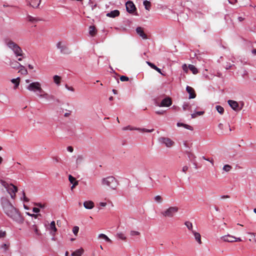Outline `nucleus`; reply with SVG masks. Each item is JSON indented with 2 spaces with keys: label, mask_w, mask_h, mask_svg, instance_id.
<instances>
[{
  "label": "nucleus",
  "mask_w": 256,
  "mask_h": 256,
  "mask_svg": "<svg viewBox=\"0 0 256 256\" xmlns=\"http://www.w3.org/2000/svg\"><path fill=\"white\" fill-rule=\"evenodd\" d=\"M137 34L141 36L143 39H147L146 34L144 32L141 27H138L136 28Z\"/></svg>",
  "instance_id": "dca6fc26"
},
{
  "label": "nucleus",
  "mask_w": 256,
  "mask_h": 256,
  "mask_svg": "<svg viewBox=\"0 0 256 256\" xmlns=\"http://www.w3.org/2000/svg\"><path fill=\"white\" fill-rule=\"evenodd\" d=\"M156 113L158 114H164V111L162 110H158V111H156Z\"/></svg>",
  "instance_id": "338daca9"
},
{
  "label": "nucleus",
  "mask_w": 256,
  "mask_h": 256,
  "mask_svg": "<svg viewBox=\"0 0 256 256\" xmlns=\"http://www.w3.org/2000/svg\"><path fill=\"white\" fill-rule=\"evenodd\" d=\"M19 58H18V61H22V60L23 58H25V56H24V54L22 56H18Z\"/></svg>",
  "instance_id": "69168bd1"
},
{
  "label": "nucleus",
  "mask_w": 256,
  "mask_h": 256,
  "mask_svg": "<svg viewBox=\"0 0 256 256\" xmlns=\"http://www.w3.org/2000/svg\"><path fill=\"white\" fill-rule=\"evenodd\" d=\"M182 70H183L185 72H188V66H186V64H183V65H182Z\"/></svg>",
  "instance_id": "864d4df0"
},
{
  "label": "nucleus",
  "mask_w": 256,
  "mask_h": 256,
  "mask_svg": "<svg viewBox=\"0 0 256 256\" xmlns=\"http://www.w3.org/2000/svg\"><path fill=\"white\" fill-rule=\"evenodd\" d=\"M158 141L161 144L164 145L168 148H170L172 147L175 144L174 141H173L170 138L166 137L159 138Z\"/></svg>",
  "instance_id": "39448f33"
},
{
  "label": "nucleus",
  "mask_w": 256,
  "mask_h": 256,
  "mask_svg": "<svg viewBox=\"0 0 256 256\" xmlns=\"http://www.w3.org/2000/svg\"><path fill=\"white\" fill-rule=\"evenodd\" d=\"M178 208L177 206H171L161 212L162 215L165 218H172L178 212Z\"/></svg>",
  "instance_id": "20e7f679"
},
{
  "label": "nucleus",
  "mask_w": 256,
  "mask_h": 256,
  "mask_svg": "<svg viewBox=\"0 0 256 256\" xmlns=\"http://www.w3.org/2000/svg\"><path fill=\"white\" fill-rule=\"evenodd\" d=\"M216 110L218 112L220 113V114H222L224 112V108L221 106H216Z\"/></svg>",
  "instance_id": "c9c22d12"
},
{
  "label": "nucleus",
  "mask_w": 256,
  "mask_h": 256,
  "mask_svg": "<svg viewBox=\"0 0 256 256\" xmlns=\"http://www.w3.org/2000/svg\"><path fill=\"white\" fill-rule=\"evenodd\" d=\"M190 108L191 106L189 105L188 103H184L182 106V108L184 110H190Z\"/></svg>",
  "instance_id": "79ce46f5"
},
{
  "label": "nucleus",
  "mask_w": 256,
  "mask_h": 256,
  "mask_svg": "<svg viewBox=\"0 0 256 256\" xmlns=\"http://www.w3.org/2000/svg\"><path fill=\"white\" fill-rule=\"evenodd\" d=\"M41 0H30L28 2L29 4L32 8H38L40 4Z\"/></svg>",
  "instance_id": "aec40b11"
},
{
  "label": "nucleus",
  "mask_w": 256,
  "mask_h": 256,
  "mask_svg": "<svg viewBox=\"0 0 256 256\" xmlns=\"http://www.w3.org/2000/svg\"><path fill=\"white\" fill-rule=\"evenodd\" d=\"M34 204L40 208H44V204H42L40 203H36Z\"/></svg>",
  "instance_id": "bf43d9fd"
},
{
  "label": "nucleus",
  "mask_w": 256,
  "mask_h": 256,
  "mask_svg": "<svg viewBox=\"0 0 256 256\" xmlns=\"http://www.w3.org/2000/svg\"><path fill=\"white\" fill-rule=\"evenodd\" d=\"M176 126L178 127L182 126V127L184 128H185L190 130H193V128L192 126L186 124H185L182 123V122H178L176 124Z\"/></svg>",
  "instance_id": "5701e85b"
},
{
  "label": "nucleus",
  "mask_w": 256,
  "mask_h": 256,
  "mask_svg": "<svg viewBox=\"0 0 256 256\" xmlns=\"http://www.w3.org/2000/svg\"><path fill=\"white\" fill-rule=\"evenodd\" d=\"M98 238H102V239H104V240L106 241L107 242H110V243H112V240L108 238L106 234H100L98 235Z\"/></svg>",
  "instance_id": "a878e982"
},
{
  "label": "nucleus",
  "mask_w": 256,
  "mask_h": 256,
  "mask_svg": "<svg viewBox=\"0 0 256 256\" xmlns=\"http://www.w3.org/2000/svg\"><path fill=\"white\" fill-rule=\"evenodd\" d=\"M172 104L171 99L170 98H166L163 99L160 104V107L170 106Z\"/></svg>",
  "instance_id": "ddd939ff"
},
{
  "label": "nucleus",
  "mask_w": 256,
  "mask_h": 256,
  "mask_svg": "<svg viewBox=\"0 0 256 256\" xmlns=\"http://www.w3.org/2000/svg\"><path fill=\"white\" fill-rule=\"evenodd\" d=\"M120 80L122 82H127L129 78L128 77L124 76H122L120 77Z\"/></svg>",
  "instance_id": "49530a36"
},
{
  "label": "nucleus",
  "mask_w": 256,
  "mask_h": 256,
  "mask_svg": "<svg viewBox=\"0 0 256 256\" xmlns=\"http://www.w3.org/2000/svg\"><path fill=\"white\" fill-rule=\"evenodd\" d=\"M33 226L34 228V232H36V234H39L38 230V229L36 228V226L34 225Z\"/></svg>",
  "instance_id": "e2e57ef3"
},
{
  "label": "nucleus",
  "mask_w": 256,
  "mask_h": 256,
  "mask_svg": "<svg viewBox=\"0 0 256 256\" xmlns=\"http://www.w3.org/2000/svg\"><path fill=\"white\" fill-rule=\"evenodd\" d=\"M84 206L86 209H92L94 207V204L92 200H88L84 202Z\"/></svg>",
  "instance_id": "f3484780"
},
{
  "label": "nucleus",
  "mask_w": 256,
  "mask_h": 256,
  "mask_svg": "<svg viewBox=\"0 0 256 256\" xmlns=\"http://www.w3.org/2000/svg\"><path fill=\"white\" fill-rule=\"evenodd\" d=\"M26 89L30 92H41L42 90L41 88V84L38 82H34L30 83L27 86Z\"/></svg>",
  "instance_id": "423d86ee"
},
{
  "label": "nucleus",
  "mask_w": 256,
  "mask_h": 256,
  "mask_svg": "<svg viewBox=\"0 0 256 256\" xmlns=\"http://www.w3.org/2000/svg\"><path fill=\"white\" fill-rule=\"evenodd\" d=\"M68 151L72 152L74 150L73 148L71 146H69L67 148Z\"/></svg>",
  "instance_id": "4d7b16f0"
},
{
  "label": "nucleus",
  "mask_w": 256,
  "mask_h": 256,
  "mask_svg": "<svg viewBox=\"0 0 256 256\" xmlns=\"http://www.w3.org/2000/svg\"><path fill=\"white\" fill-rule=\"evenodd\" d=\"M120 12L118 10H114L106 14V16L110 18H114L119 16Z\"/></svg>",
  "instance_id": "412c9836"
},
{
  "label": "nucleus",
  "mask_w": 256,
  "mask_h": 256,
  "mask_svg": "<svg viewBox=\"0 0 256 256\" xmlns=\"http://www.w3.org/2000/svg\"><path fill=\"white\" fill-rule=\"evenodd\" d=\"M9 65L12 68L18 70L21 64L16 60H10Z\"/></svg>",
  "instance_id": "2eb2a0df"
},
{
  "label": "nucleus",
  "mask_w": 256,
  "mask_h": 256,
  "mask_svg": "<svg viewBox=\"0 0 256 256\" xmlns=\"http://www.w3.org/2000/svg\"><path fill=\"white\" fill-rule=\"evenodd\" d=\"M84 252V250L82 248H80L74 252L72 254V256H80Z\"/></svg>",
  "instance_id": "b1692460"
},
{
  "label": "nucleus",
  "mask_w": 256,
  "mask_h": 256,
  "mask_svg": "<svg viewBox=\"0 0 256 256\" xmlns=\"http://www.w3.org/2000/svg\"><path fill=\"white\" fill-rule=\"evenodd\" d=\"M188 166H185L182 167V172H184V173L186 174V171L188 170Z\"/></svg>",
  "instance_id": "5fc2aeb1"
},
{
  "label": "nucleus",
  "mask_w": 256,
  "mask_h": 256,
  "mask_svg": "<svg viewBox=\"0 0 256 256\" xmlns=\"http://www.w3.org/2000/svg\"><path fill=\"white\" fill-rule=\"evenodd\" d=\"M0 183L7 192H17L18 190V188L12 184H8L2 180H0Z\"/></svg>",
  "instance_id": "6e6552de"
},
{
  "label": "nucleus",
  "mask_w": 256,
  "mask_h": 256,
  "mask_svg": "<svg viewBox=\"0 0 256 256\" xmlns=\"http://www.w3.org/2000/svg\"><path fill=\"white\" fill-rule=\"evenodd\" d=\"M53 78H54V82L56 84L59 86L60 84L61 78L58 75H55L54 76Z\"/></svg>",
  "instance_id": "cd10ccee"
},
{
  "label": "nucleus",
  "mask_w": 256,
  "mask_h": 256,
  "mask_svg": "<svg viewBox=\"0 0 256 256\" xmlns=\"http://www.w3.org/2000/svg\"><path fill=\"white\" fill-rule=\"evenodd\" d=\"M228 102L232 108L235 111H239L242 108V105L241 107H240L238 102L235 100H228Z\"/></svg>",
  "instance_id": "9b49d317"
},
{
  "label": "nucleus",
  "mask_w": 256,
  "mask_h": 256,
  "mask_svg": "<svg viewBox=\"0 0 256 256\" xmlns=\"http://www.w3.org/2000/svg\"><path fill=\"white\" fill-rule=\"evenodd\" d=\"M126 9L129 13L134 12L136 10V6L131 1H128L126 4Z\"/></svg>",
  "instance_id": "f8f14e48"
},
{
  "label": "nucleus",
  "mask_w": 256,
  "mask_h": 256,
  "mask_svg": "<svg viewBox=\"0 0 256 256\" xmlns=\"http://www.w3.org/2000/svg\"><path fill=\"white\" fill-rule=\"evenodd\" d=\"M18 70V72H20L22 74H28L27 70L26 69L25 67L22 64Z\"/></svg>",
  "instance_id": "473e14b6"
},
{
  "label": "nucleus",
  "mask_w": 256,
  "mask_h": 256,
  "mask_svg": "<svg viewBox=\"0 0 256 256\" xmlns=\"http://www.w3.org/2000/svg\"><path fill=\"white\" fill-rule=\"evenodd\" d=\"M83 160H84V157L82 156H81V155L78 156L77 157V158L76 160V164H80L82 162Z\"/></svg>",
  "instance_id": "ea45409f"
},
{
  "label": "nucleus",
  "mask_w": 256,
  "mask_h": 256,
  "mask_svg": "<svg viewBox=\"0 0 256 256\" xmlns=\"http://www.w3.org/2000/svg\"><path fill=\"white\" fill-rule=\"evenodd\" d=\"M188 156L191 160H193V159H194L196 158L193 154L190 152L188 153Z\"/></svg>",
  "instance_id": "09e8293b"
},
{
  "label": "nucleus",
  "mask_w": 256,
  "mask_h": 256,
  "mask_svg": "<svg viewBox=\"0 0 256 256\" xmlns=\"http://www.w3.org/2000/svg\"><path fill=\"white\" fill-rule=\"evenodd\" d=\"M9 196L11 197L12 199H14L16 196V193H8Z\"/></svg>",
  "instance_id": "6e6d98bb"
},
{
  "label": "nucleus",
  "mask_w": 256,
  "mask_h": 256,
  "mask_svg": "<svg viewBox=\"0 0 256 256\" xmlns=\"http://www.w3.org/2000/svg\"><path fill=\"white\" fill-rule=\"evenodd\" d=\"M56 48L60 50L62 54H68L71 53V51L66 46V44L62 42H58L56 44Z\"/></svg>",
  "instance_id": "0eeeda50"
},
{
  "label": "nucleus",
  "mask_w": 256,
  "mask_h": 256,
  "mask_svg": "<svg viewBox=\"0 0 256 256\" xmlns=\"http://www.w3.org/2000/svg\"><path fill=\"white\" fill-rule=\"evenodd\" d=\"M218 128L221 130H223L224 129L223 124L222 123L219 124L218 125Z\"/></svg>",
  "instance_id": "680f3d73"
},
{
  "label": "nucleus",
  "mask_w": 256,
  "mask_h": 256,
  "mask_svg": "<svg viewBox=\"0 0 256 256\" xmlns=\"http://www.w3.org/2000/svg\"><path fill=\"white\" fill-rule=\"evenodd\" d=\"M79 231V227L78 226H74L72 228V232L75 236H77L78 233Z\"/></svg>",
  "instance_id": "37998d69"
},
{
  "label": "nucleus",
  "mask_w": 256,
  "mask_h": 256,
  "mask_svg": "<svg viewBox=\"0 0 256 256\" xmlns=\"http://www.w3.org/2000/svg\"><path fill=\"white\" fill-rule=\"evenodd\" d=\"M6 45L12 50L16 57L22 56L24 53L21 48L15 42L10 38L4 40Z\"/></svg>",
  "instance_id": "f03ea898"
},
{
  "label": "nucleus",
  "mask_w": 256,
  "mask_h": 256,
  "mask_svg": "<svg viewBox=\"0 0 256 256\" xmlns=\"http://www.w3.org/2000/svg\"><path fill=\"white\" fill-rule=\"evenodd\" d=\"M99 206H100L104 207L106 206V203L104 202H100L99 203Z\"/></svg>",
  "instance_id": "052dcab7"
},
{
  "label": "nucleus",
  "mask_w": 256,
  "mask_h": 256,
  "mask_svg": "<svg viewBox=\"0 0 256 256\" xmlns=\"http://www.w3.org/2000/svg\"><path fill=\"white\" fill-rule=\"evenodd\" d=\"M40 92H42V94L38 95V96L40 98H44L48 100L54 98V96H52L48 94L43 90Z\"/></svg>",
  "instance_id": "6ab92c4d"
},
{
  "label": "nucleus",
  "mask_w": 256,
  "mask_h": 256,
  "mask_svg": "<svg viewBox=\"0 0 256 256\" xmlns=\"http://www.w3.org/2000/svg\"><path fill=\"white\" fill-rule=\"evenodd\" d=\"M230 196L228 195H224V196H222L220 197V198L221 199H224V198H230Z\"/></svg>",
  "instance_id": "0e129e2a"
},
{
  "label": "nucleus",
  "mask_w": 256,
  "mask_h": 256,
  "mask_svg": "<svg viewBox=\"0 0 256 256\" xmlns=\"http://www.w3.org/2000/svg\"><path fill=\"white\" fill-rule=\"evenodd\" d=\"M188 68L192 71V72L196 74H198V70H197V68L195 67L194 66V65H192V64H189L188 65Z\"/></svg>",
  "instance_id": "2f4dec72"
},
{
  "label": "nucleus",
  "mask_w": 256,
  "mask_h": 256,
  "mask_svg": "<svg viewBox=\"0 0 256 256\" xmlns=\"http://www.w3.org/2000/svg\"><path fill=\"white\" fill-rule=\"evenodd\" d=\"M146 63L152 68L154 70H155L156 68V66L154 65V64L150 62H146Z\"/></svg>",
  "instance_id": "a18cd8bd"
},
{
  "label": "nucleus",
  "mask_w": 256,
  "mask_h": 256,
  "mask_svg": "<svg viewBox=\"0 0 256 256\" xmlns=\"http://www.w3.org/2000/svg\"><path fill=\"white\" fill-rule=\"evenodd\" d=\"M186 90L189 94L188 98L190 99L196 98V94H195L194 90L190 86H187L186 88Z\"/></svg>",
  "instance_id": "4468645a"
},
{
  "label": "nucleus",
  "mask_w": 256,
  "mask_h": 256,
  "mask_svg": "<svg viewBox=\"0 0 256 256\" xmlns=\"http://www.w3.org/2000/svg\"><path fill=\"white\" fill-rule=\"evenodd\" d=\"M11 82L14 84V89H16L20 84V78L19 77L16 78H12L10 80Z\"/></svg>",
  "instance_id": "4be33fe9"
},
{
  "label": "nucleus",
  "mask_w": 256,
  "mask_h": 256,
  "mask_svg": "<svg viewBox=\"0 0 256 256\" xmlns=\"http://www.w3.org/2000/svg\"><path fill=\"white\" fill-rule=\"evenodd\" d=\"M116 236L118 238L122 240L126 241L127 238L122 232H118Z\"/></svg>",
  "instance_id": "bb28decb"
},
{
  "label": "nucleus",
  "mask_w": 256,
  "mask_h": 256,
  "mask_svg": "<svg viewBox=\"0 0 256 256\" xmlns=\"http://www.w3.org/2000/svg\"><path fill=\"white\" fill-rule=\"evenodd\" d=\"M68 180H69V181L70 182L73 184L72 186V188L74 186H75L76 185H77L78 184V181L76 180L75 178H74V176H72L71 175H70L68 176Z\"/></svg>",
  "instance_id": "393cba45"
},
{
  "label": "nucleus",
  "mask_w": 256,
  "mask_h": 256,
  "mask_svg": "<svg viewBox=\"0 0 256 256\" xmlns=\"http://www.w3.org/2000/svg\"><path fill=\"white\" fill-rule=\"evenodd\" d=\"M122 130H138V131H139L140 132H152L154 130V129L149 130V129H146L145 128H135V127H132L130 126H126L122 128Z\"/></svg>",
  "instance_id": "9d476101"
},
{
  "label": "nucleus",
  "mask_w": 256,
  "mask_h": 256,
  "mask_svg": "<svg viewBox=\"0 0 256 256\" xmlns=\"http://www.w3.org/2000/svg\"><path fill=\"white\" fill-rule=\"evenodd\" d=\"M89 34H90L93 36H94L96 34V28L94 26H90L89 28Z\"/></svg>",
  "instance_id": "c756f323"
},
{
  "label": "nucleus",
  "mask_w": 256,
  "mask_h": 256,
  "mask_svg": "<svg viewBox=\"0 0 256 256\" xmlns=\"http://www.w3.org/2000/svg\"><path fill=\"white\" fill-rule=\"evenodd\" d=\"M6 236V232L0 230V238H4Z\"/></svg>",
  "instance_id": "3c124183"
},
{
  "label": "nucleus",
  "mask_w": 256,
  "mask_h": 256,
  "mask_svg": "<svg viewBox=\"0 0 256 256\" xmlns=\"http://www.w3.org/2000/svg\"><path fill=\"white\" fill-rule=\"evenodd\" d=\"M101 184L103 186L108 188L112 190H116L118 186V182L114 177L108 176L101 180Z\"/></svg>",
  "instance_id": "7ed1b4c3"
},
{
  "label": "nucleus",
  "mask_w": 256,
  "mask_h": 256,
  "mask_svg": "<svg viewBox=\"0 0 256 256\" xmlns=\"http://www.w3.org/2000/svg\"><path fill=\"white\" fill-rule=\"evenodd\" d=\"M27 20L28 21L32 22H36L40 20L38 19V18L33 17L31 16H28Z\"/></svg>",
  "instance_id": "c85d7f7f"
},
{
  "label": "nucleus",
  "mask_w": 256,
  "mask_h": 256,
  "mask_svg": "<svg viewBox=\"0 0 256 256\" xmlns=\"http://www.w3.org/2000/svg\"><path fill=\"white\" fill-rule=\"evenodd\" d=\"M192 233L194 236L196 240L198 243V244H202V242L200 234L194 230H192Z\"/></svg>",
  "instance_id": "a211bd4d"
},
{
  "label": "nucleus",
  "mask_w": 256,
  "mask_h": 256,
  "mask_svg": "<svg viewBox=\"0 0 256 256\" xmlns=\"http://www.w3.org/2000/svg\"><path fill=\"white\" fill-rule=\"evenodd\" d=\"M50 228L52 230L54 231L55 233L57 231V229L56 227V224L54 221H52L50 224Z\"/></svg>",
  "instance_id": "f704fd0d"
},
{
  "label": "nucleus",
  "mask_w": 256,
  "mask_h": 256,
  "mask_svg": "<svg viewBox=\"0 0 256 256\" xmlns=\"http://www.w3.org/2000/svg\"><path fill=\"white\" fill-rule=\"evenodd\" d=\"M65 86H66V88L70 91H72V92L74 91V89L72 86H68L67 84H66Z\"/></svg>",
  "instance_id": "603ef678"
},
{
  "label": "nucleus",
  "mask_w": 256,
  "mask_h": 256,
  "mask_svg": "<svg viewBox=\"0 0 256 256\" xmlns=\"http://www.w3.org/2000/svg\"><path fill=\"white\" fill-rule=\"evenodd\" d=\"M204 112H202V111H200V112H196L194 113H193L191 114L192 116V118H196V116H201V115H202L204 114Z\"/></svg>",
  "instance_id": "58836bf2"
},
{
  "label": "nucleus",
  "mask_w": 256,
  "mask_h": 256,
  "mask_svg": "<svg viewBox=\"0 0 256 256\" xmlns=\"http://www.w3.org/2000/svg\"><path fill=\"white\" fill-rule=\"evenodd\" d=\"M40 209L38 208H34L33 210H32V211L36 213L38 212H40Z\"/></svg>",
  "instance_id": "13d9d810"
},
{
  "label": "nucleus",
  "mask_w": 256,
  "mask_h": 256,
  "mask_svg": "<svg viewBox=\"0 0 256 256\" xmlns=\"http://www.w3.org/2000/svg\"><path fill=\"white\" fill-rule=\"evenodd\" d=\"M229 2L231 4H234L236 2V0H228Z\"/></svg>",
  "instance_id": "774afa93"
},
{
  "label": "nucleus",
  "mask_w": 256,
  "mask_h": 256,
  "mask_svg": "<svg viewBox=\"0 0 256 256\" xmlns=\"http://www.w3.org/2000/svg\"><path fill=\"white\" fill-rule=\"evenodd\" d=\"M9 246V244H4L2 245L1 248L2 249L4 252H6L8 250Z\"/></svg>",
  "instance_id": "a19ab883"
},
{
  "label": "nucleus",
  "mask_w": 256,
  "mask_h": 256,
  "mask_svg": "<svg viewBox=\"0 0 256 256\" xmlns=\"http://www.w3.org/2000/svg\"><path fill=\"white\" fill-rule=\"evenodd\" d=\"M2 204L4 213L8 217L18 223L22 222L23 219L20 213L6 198H2Z\"/></svg>",
  "instance_id": "f257e3e1"
},
{
  "label": "nucleus",
  "mask_w": 256,
  "mask_h": 256,
  "mask_svg": "<svg viewBox=\"0 0 256 256\" xmlns=\"http://www.w3.org/2000/svg\"><path fill=\"white\" fill-rule=\"evenodd\" d=\"M154 200L158 203H162L163 202V198L160 195L155 196L154 198Z\"/></svg>",
  "instance_id": "7c9ffc66"
},
{
  "label": "nucleus",
  "mask_w": 256,
  "mask_h": 256,
  "mask_svg": "<svg viewBox=\"0 0 256 256\" xmlns=\"http://www.w3.org/2000/svg\"><path fill=\"white\" fill-rule=\"evenodd\" d=\"M21 200L23 199V200L26 202H28L29 199L26 196L25 193H22V196L20 198Z\"/></svg>",
  "instance_id": "de8ad7c7"
},
{
  "label": "nucleus",
  "mask_w": 256,
  "mask_h": 256,
  "mask_svg": "<svg viewBox=\"0 0 256 256\" xmlns=\"http://www.w3.org/2000/svg\"><path fill=\"white\" fill-rule=\"evenodd\" d=\"M143 4L144 6V8L146 10H150V6H151V4L149 1L144 0L143 2Z\"/></svg>",
  "instance_id": "72a5a7b5"
},
{
  "label": "nucleus",
  "mask_w": 256,
  "mask_h": 256,
  "mask_svg": "<svg viewBox=\"0 0 256 256\" xmlns=\"http://www.w3.org/2000/svg\"><path fill=\"white\" fill-rule=\"evenodd\" d=\"M232 167L230 165L226 164L224 166L222 170H224L226 172H228L232 170Z\"/></svg>",
  "instance_id": "4c0bfd02"
},
{
  "label": "nucleus",
  "mask_w": 256,
  "mask_h": 256,
  "mask_svg": "<svg viewBox=\"0 0 256 256\" xmlns=\"http://www.w3.org/2000/svg\"><path fill=\"white\" fill-rule=\"evenodd\" d=\"M130 234L132 236H138L140 234V233L138 231L131 230L130 232Z\"/></svg>",
  "instance_id": "c03bdc74"
},
{
  "label": "nucleus",
  "mask_w": 256,
  "mask_h": 256,
  "mask_svg": "<svg viewBox=\"0 0 256 256\" xmlns=\"http://www.w3.org/2000/svg\"><path fill=\"white\" fill-rule=\"evenodd\" d=\"M220 239L224 242H241L242 240L240 238H236L230 234H227L220 237Z\"/></svg>",
  "instance_id": "1a4fd4ad"
},
{
  "label": "nucleus",
  "mask_w": 256,
  "mask_h": 256,
  "mask_svg": "<svg viewBox=\"0 0 256 256\" xmlns=\"http://www.w3.org/2000/svg\"><path fill=\"white\" fill-rule=\"evenodd\" d=\"M184 146L185 148L190 149V146L189 144L186 141L184 142L183 143Z\"/></svg>",
  "instance_id": "8fccbe9b"
},
{
  "label": "nucleus",
  "mask_w": 256,
  "mask_h": 256,
  "mask_svg": "<svg viewBox=\"0 0 256 256\" xmlns=\"http://www.w3.org/2000/svg\"><path fill=\"white\" fill-rule=\"evenodd\" d=\"M187 228L192 232V224L191 222L187 221L184 223Z\"/></svg>",
  "instance_id": "e433bc0d"
}]
</instances>
